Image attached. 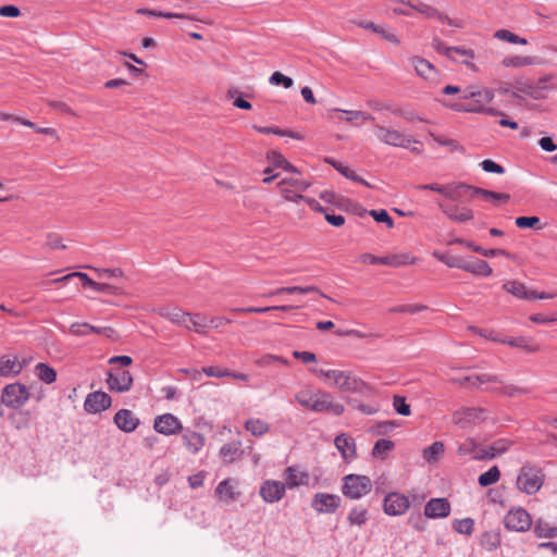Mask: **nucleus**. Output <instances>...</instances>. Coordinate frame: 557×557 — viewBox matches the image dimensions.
Masks as SVG:
<instances>
[{"label":"nucleus","instance_id":"a211bd4d","mask_svg":"<svg viewBox=\"0 0 557 557\" xmlns=\"http://www.w3.org/2000/svg\"><path fill=\"white\" fill-rule=\"evenodd\" d=\"M408 5L412 10L421 13L422 15H424L428 18L437 20L441 23L447 24L451 27H460L459 23H457L455 20L448 17L447 15L443 14L442 12H440L436 8H434L432 5H429V4H425L422 2L417 3V4L408 2Z\"/></svg>","mask_w":557,"mask_h":557},{"label":"nucleus","instance_id":"4be33fe9","mask_svg":"<svg viewBox=\"0 0 557 557\" xmlns=\"http://www.w3.org/2000/svg\"><path fill=\"white\" fill-rule=\"evenodd\" d=\"M461 270L482 277H487L493 273L490 264L485 260L478 258L463 259Z\"/></svg>","mask_w":557,"mask_h":557},{"label":"nucleus","instance_id":"69168bd1","mask_svg":"<svg viewBox=\"0 0 557 557\" xmlns=\"http://www.w3.org/2000/svg\"><path fill=\"white\" fill-rule=\"evenodd\" d=\"M480 166L484 172L495 173V174H504L506 172L505 168L492 159H485L480 163Z\"/></svg>","mask_w":557,"mask_h":557},{"label":"nucleus","instance_id":"13d9d810","mask_svg":"<svg viewBox=\"0 0 557 557\" xmlns=\"http://www.w3.org/2000/svg\"><path fill=\"white\" fill-rule=\"evenodd\" d=\"M444 451V444L442 442H434L423 450V458L429 461L437 460L438 456Z\"/></svg>","mask_w":557,"mask_h":557},{"label":"nucleus","instance_id":"f3484780","mask_svg":"<svg viewBox=\"0 0 557 557\" xmlns=\"http://www.w3.org/2000/svg\"><path fill=\"white\" fill-rule=\"evenodd\" d=\"M450 510V503L446 498H431L424 506V516L430 519L446 518Z\"/></svg>","mask_w":557,"mask_h":557},{"label":"nucleus","instance_id":"bf43d9fd","mask_svg":"<svg viewBox=\"0 0 557 557\" xmlns=\"http://www.w3.org/2000/svg\"><path fill=\"white\" fill-rule=\"evenodd\" d=\"M393 408L398 414L404 417H408L411 413L410 405L407 403L406 397L401 395L393 397Z\"/></svg>","mask_w":557,"mask_h":557},{"label":"nucleus","instance_id":"cd10ccee","mask_svg":"<svg viewBox=\"0 0 557 557\" xmlns=\"http://www.w3.org/2000/svg\"><path fill=\"white\" fill-rule=\"evenodd\" d=\"M183 441L186 448L193 454L198 453L205 445V436L190 430L184 432Z\"/></svg>","mask_w":557,"mask_h":557},{"label":"nucleus","instance_id":"a878e982","mask_svg":"<svg viewBox=\"0 0 557 557\" xmlns=\"http://www.w3.org/2000/svg\"><path fill=\"white\" fill-rule=\"evenodd\" d=\"M496 343L507 344L511 347L521 348L527 352H536L540 350L537 345L532 344L531 339L524 336L518 337H506L505 338H495Z\"/></svg>","mask_w":557,"mask_h":557},{"label":"nucleus","instance_id":"774afa93","mask_svg":"<svg viewBox=\"0 0 557 557\" xmlns=\"http://www.w3.org/2000/svg\"><path fill=\"white\" fill-rule=\"evenodd\" d=\"M478 448V444L473 438H467L463 443L458 446V454L460 456H471L474 455L475 449Z\"/></svg>","mask_w":557,"mask_h":557},{"label":"nucleus","instance_id":"393cba45","mask_svg":"<svg viewBox=\"0 0 557 557\" xmlns=\"http://www.w3.org/2000/svg\"><path fill=\"white\" fill-rule=\"evenodd\" d=\"M461 385L481 387L483 384L492 383H502V380L497 375L482 373L476 375L465 376L459 380Z\"/></svg>","mask_w":557,"mask_h":557},{"label":"nucleus","instance_id":"8fccbe9b","mask_svg":"<svg viewBox=\"0 0 557 557\" xmlns=\"http://www.w3.org/2000/svg\"><path fill=\"white\" fill-rule=\"evenodd\" d=\"M500 544V535L495 531H486L481 536V545L487 550H494Z\"/></svg>","mask_w":557,"mask_h":557},{"label":"nucleus","instance_id":"c03bdc74","mask_svg":"<svg viewBox=\"0 0 557 557\" xmlns=\"http://www.w3.org/2000/svg\"><path fill=\"white\" fill-rule=\"evenodd\" d=\"M533 531L537 537L554 539L557 536V527H552L542 519L535 522Z\"/></svg>","mask_w":557,"mask_h":557},{"label":"nucleus","instance_id":"dca6fc26","mask_svg":"<svg viewBox=\"0 0 557 557\" xmlns=\"http://www.w3.org/2000/svg\"><path fill=\"white\" fill-rule=\"evenodd\" d=\"M286 485L283 482L267 480L260 487V495L265 503L278 502L285 494Z\"/></svg>","mask_w":557,"mask_h":557},{"label":"nucleus","instance_id":"f257e3e1","mask_svg":"<svg viewBox=\"0 0 557 557\" xmlns=\"http://www.w3.org/2000/svg\"><path fill=\"white\" fill-rule=\"evenodd\" d=\"M311 372L331 380L330 384L342 392L369 395L372 391L368 383L348 371L311 369Z\"/></svg>","mask_w":557,"mask_h":557},{"label":"nucleus","instance_id":"864d4df0","mask_svg":"<svg viewBox=\"0 0 557 557\" xmlns=\"http://www.w3.org/2000/svg\"><path fill=\"white\" fill-rule=\"evenodd\" d=\"M474 520L471 518L456 519L453 528L457 533L471 535L473 532Z\"/></svg>","mask_w":557,"mask_h":557},{"label":"nucleus","instance_id":"7ed1b4c3","mask_svg":"<svg viewBox=\"0 0 557 557\" xmlns=\"http://www.w3.org/2000/svg\"><path fill=\"white\" fill-rule=\"evenodd\" d=\"M371 490L372 481L368 475L350 473L342 479V493L349 499H360Z\"/></svg>","mask_w":557,"mask_h":557},{"label":"nucleus","instance_id":"c85d7f7f","mask_svg":"<svg viewBox=\"0 0 557 557\" xmlns=\"http://www.w3.org/2000/svg\"><path fill=\"white\" fill-rule=\"evenodd\" d=\"M326 162L329 164H331L336 171H338L346 178L351 180V181H354L356 183L362 184V185H364L367 187H371V185L366 180H363L361 176L356 174L351 169H349L348 166L344 165L342 162L336 161V160L331 159V158H327Z\"/></svg>","mask_w":557,"mask_h":557},{"label":"nucleus","instance_id":"f03ea898","mask_svg":"<svg viewBox=\"0 0 557 557\" xmlns=\"http://www.w3.org/2000/svg\"><path fill=\"white\" fill-rule=\"evenodd\" d=\"M545 475L541 468L534 465H523L516 480L517 488L527 494L534 495L544 484Z\"/></svg>","mask_w":557,"mask_h":557},{"label":"nucleus","instance_id":"bb28decb","mask_svg":"<svg viewBox=\"0 0 557 557\" xmlns=\"http://www.w3.org/2000/svg\"><path fill=\"white\" fill-rule=\"evenodd\" d=\"M24 368V362H17L9 356L0 357V376H16Z\"/></svg>","mask_w":557,"mask_h":557},{"label":"nucleus","instance_id":"4c0bfd02","mask_svg":"<svg viewBox=\"0 0 557 557\" xmlns=\"http://www.w3.org/2000/svg\"><path fill=\"white\" fill-rule=\"evenodd\" d=\"M513 88L518 91H521L522 95L531 97L535 100L540 99L541 97L540 88L525 78H517L513 82Z\"/></svg>","mask_w":557,"mask_h":557},{"label":"nucleus","instance_id":"1a4fd4ad","mask_svg":"<svg viewBox=\"0 0 557 557\" xmlns=\"http://www.w3.org/2000/svg\"><path fill=\"white\" fill-rule=\"evenodd\" d=\"M417 188L436 191L451 201H459L465 197L469 187H468V184H465V183L448 184V185H440L436 183H431V184L419 185V186H417Z\"/></svg>","mask_w":557,"mask_h":557},{"label":"nucleus","instance_id":"7c9ffc66","mask_svg":"<svg viewBox=\"0 0 557 557\" xmlns=\"http://www.w3.org/2000/svg\"><path fill=\"white\" fill-rule=\"evenodd\" d=\"M487 391L502 393L503 395H506L508 397H517L521 395H527L530 393V389L527 387H519L516 385H505L502 383H495V385H492L490 387H486Z\"/></svg>","mask_w":557,"mask_h":557},{"label":"nucleus","instance_id":"423d86ee","mask_svg":"<svg viewBox=\"0 0 557 557\" xmlns=\"http://www.w3.org/2000/svg\"><path fill=\"white\" fill-rule=\"evenodd\" d=\"M375 135L384 144L394 147L410 149V144L418 143L417 140H412L410 137L396 129H391L384 126H377L375 128ZM411 151L419 152V149L411 148Z\"/></svg>","mask_w":557,"mask_h":557},{"label":"nucleus","instance_id":"39448f33","mask_svg":"<svg viewBox=\"0 0 557 557\" xmlns=\"http://www.w3.org/2000/svg\"><path fill=\"white\" fill-rule=\"evenodd\" d=\"M493 99L494 91L490 88H483L480 89L479 95H475L474 98H471L469 102H459L445 106L456 112L481 113L484 110L485 106L490 103Z\"/></svg>","mask_w":557,"mask_h":557},{"label":"nucleus","instance_id":"de8ad7c7","mask_svg":"<svg viewBox=\"0 0 557 557\" xmlns=\"http://www.w3.org/2000/svg\"><path fill=\"white\" fill-rule=\"evenodd\" d=\"M394 446V442L381 438L374 443L371 454L374 458L384 459Z\"/></svg>","mask_w":557,"mask_h":557},{"label":"nucleus","instance_id":"473e14b6","mask_svg":"<svg viewBox=\"0 0 557 557\" xmlns=\"http://www.w3.org/2000/svg\"><path fill=\"white\" fill-rule=\"evenodd\" d=\"M468 187H469L468 191H471L473 196H481L486 200L507 202L510 199L509 194L496 193V191H492V190L472 186V185H468Z\"/></svg>","mask_w":557,"mask_h":557},{"label":"nucleus","instance_id":"0eeeda50","mask_svg":"<svg viewBox=\"0 0 557 557\" xmlns=\"http://www.w3.org/2000/svg\"><path fill=\"white\" fill-rule=\"evenodd\" d=\"M505 528L509 531L525 532L532 525L530 513L522 507L510 509L504 518Z\"/></svg>","mask_w":557,"mask_h":557},{"label":"nucleus","instance_id":"b1692460","mask_svg":"<svg viewBox=\"0 0 557 557\" xmlns=\"http://www.w3.org/2000/svg\"><path fill=\"white\" fill-rule=\"evenodd\" d=\"M216 496L226 504L238 499L240 493L235 491V486L231 479H224L215 488Z\"/></svg>","mask_w":557,"mask_h":557},{"label":"nucleus","instance_id":"603ef678","mask_svg":"<svg viewBox=\"0 0 557 557\" xmlns=\"http://www.w3.org/2000/svg\"><path fill=\"white\" fill-rule=\"evenodd\" d=\"M166 319H169L172 323L177 325H183L189 329L187 324L189 313L182 311L181 309L174 308L173 310L168 311L163 314Z\"/></svg>","mask_w":557,"mask_h":557},{"label":"nucleus","instance_id":"412c9836","mask_svg":"<svg viewBox=\"0 0 557 557\" xmlns=\"http://www.w3.org/2000/svg\"><path fill=\"white\" fill-rule=\"evenodd\" d=\"M334 445L341 453L343 459L351 460L357 457L356 443L354 437L342 433L335 437Z\"/></svg>","mask_w":557,"mask_h":557},{"label":"nucleus","instance_id":"6e6552de","mask_svg":"<svg viewBox=\"0 0 557 557\" xmlns=\"http://www.w3.org/2000/svg\"><path fill=\"white\" fill-rule=\"evenodd\" d=\"M485 419V410L482 408L465 407L453 413L451 421L461 429H469Z\"/></svg>","mask_w":557,"mask_h":557},{"label":"nucleus","instance_id":"2f4dec72","mask_svg":"<svg viewBox=\"0 0 557 557\" xmlns=\"http://www.w3.org/2000/svg\"><path fill=\"white\" fill-rule=\"evenodd\" d=\"M283 198L287 201L299 203L300 201H306L313 210L315 211H324V208L313 198L306 197L300 194H295L293 190L288 188H282Z\"/></svg>","mask_w":557,"mask_h":557},{"label":"nucleus","instance_id":"6ab92c4d","mask_svg":"<svg viewBox=\"0 0 557 557\" xmlns=\"http://www.w3.org/2000/svg\"><path fill=\"white\" fill-rule=\"evenodd\" d=\"M116 428L125 433L134 432L140 424V420L129 410L120 409L113 417Z\"/></svg>","mask_w":557,"mask_h":557},{"label":"nucleus","instance_id":"ea45409f","mask_svg":"<svg viewBox=\"0 0 557 557\" xmlns=\"http://www.w3.org/2000/svg\"><path fill=\"white\" fill-rule=\"evenodd\" d=\"M268 160L269 162L271 163L272 166L274 168H281L287 172H292V173H299V170L294 166L290 162H288L286 160V158L277 152V151H271L268 153Z\"/></svg>","mask_w":557,"mask_h":557},{"label":"nucleus","instance_id":"37998d69","mask_svg":"<svg viewBox=\"0 0 557 557\" xmlns=\"http://www.w3.org/2000/svg\"><path fill=\"white\" fill-rule=\"evenodd\" d=\"M504 289L508 292L509 294L516 296L519 299H527L530 300V292L528 290L524 284L518 282V281H507L503 285Z\"/></svg>","mask_w":557,"mask_h":557},{"label":"nucleus","instance_id":"2eb2a0df","mask_svg":"<svg viewBox=\"0 0 557 557\" xmlns=\"http://www.w3.org/2000/svg\"><path fill=\"white\" fill-rule=\"evenodd\" d=\"M341 506V497L336 494L317 493L312 499V507L320 513H333Z\"/></svg>","mask_w":557,"mask_h":557},{"label":"nucleus","instance_id":"0e129e2a","mask_svg":"<svg viewBox=\"0 0 557 557\" xmlns=\"http://www.w3.org/2000/svg\"><path fill=\"white\" fill-rule=\"evenodd\" d=\"M228 95L231 98L234 99V101H233L234 107H236L238 109H243V110L251 109V107H252L251 103L249 101L245 100L238 90L230 89Z\"/></svg>","mask_w":557,"mask_h":557},{"label":"nucleus","instance_id":"49530a36","mask_svg":"<svg viewBox=\"0 0 557 557\" xmlns=\"http://www.w3.org/2000/svg\"><path fill=\"white\" fill-rule=\"evenodd\" d=\"M295 307L289 305H282V306H270V307H245V308H235L233 311L235 312H244V313H265L272 310H280V311H290Z\"/></svg>","mask_w":557,"mask_h":557},{"label":"nucleus","instance_id":"c9c22d12","mask_svg":"<svg viewBox=\"0 0 557 557\" xmlns=\"http://www.w3.org/2000/svg\"><path fill=\"white\" fill-rule=\"evenodd\" d=\"M82 285L84 287L91 288L99 293H106L109 295H115L117 294V287L107 284V283H98L94 280H91L86 273L81 275Z\"/></svg>","mask_w":557,"mask_h":557},{"label":"nucleus","instance_id":"a19ab883","mask_svg":"<svg viewBox=\"0 0 557 557\" xmlns=\"http://www.w3.org/2000/svg\"><path fill=\"white\" fill-rule=\"evenodd\" d=\"M467 248L471 249L472 251L480 253L486 258H494V257H498V256H503V257H506L509 259L512 258L511 253L505 249H502V248L485 249L484 247L479 246V245L474 244L473 242L468 243Z\"/></svg>","mask_w":557,"mask_h":557},{"label":"nucleus","instance_id":"338daca9","mask_svg":"<svg viewBox=\"0 0 557 557\" xmlns=\"http://www.w3.org/2000/svg\"><path fill=\"white\" fill-rule=\"evenodd\" d=\"M315 398V393L314 394H311L310 392L308 391H300L298 392L296 395H295V399L296 401L302 406V407H306L308 409L311 410V405L313 403Z\"/></svg>","mask_w":557,"mask_h":557},{"label":"nucleus","instance_id":"c756f323","mask_svg":"<svg viewBox=\"0 0 557 557\" xmlns=\"http://www.w3.org/2000/svg\"><path fill=\"white\" fill-rule=\"evenodd\" d=\"M219 455L226 463L236 461L243 455L240 442L224 444L220 448Z\"/></svg>","mask_w":557,"mask_h":557},{"label":"nucleus","instance_id":"e433bc0d","mask_svg":"<svg viewBox=\"0 0 557 557\" xmlns=\"http://www.w3.org/2000/svg\"><path fill=\"white\" fill-rule=\"evenodd\" d=\"M360 261L362 263L384 264V265H391V267H398L399 264H401V262L398 260L397 256L376 257L372 253H362L360 256Z\"/></svg>","mask_w":557,"mask_h":557},{"label":"nucleus","instance_id":"79ce46f5","mask_svg":"<svg viewBox=\"0 0 557 557\" xmlns=\"http://www.w3.org/2000/svg\"><path fill=\"white\" fill-rule=\"evenodd\" d=\"M245 429L253 436L260 437L270 431V424L264 420L250 418L246 420Z\"/></svg>","mask_w":557,"mask_h":557},{"label":"nucleus","instance_id":"ddd939ff","mask_svg":"<svg viewBox=\"0 0 557 557\" xmlns=\"http://www.w3.org/2000/svg\"><path fill=\"white\" fill-rule=\"evenodd\" d=\"M153 429L156 432L169 436L180 433L183 425L176 416L163 413L154 418Z\"/></svg>","mask_w":557,"mask_h":557},{"label":"nucleus","instance_id":"e2e57ef3","mask_svg":"<svg viewBox=\"0 0 557 557\" xmlns=\"http://www.w3.org/2000/svg\"><path fill=\"white\" fill-rule=\"evenodd\" d=\"M511 444L512 442L507 438H499L490 445V450L493 454H495V457H497L505 454L509 449Z\"/></svg>","mask_w":557,"mask_h":557},{"label":"nucleus","instance_id":"4d7b16f0","mask_svg":"<svg viewBox=\"0 0 557 557\" xmlns=\"http://www.w3.org/2000/svg\"><path fill=\"white\" fill-rule=\"evenodd\" d=\"M434 256L437 258L438 261H441L448 268L461 270V265L463 264V258L440 252H435Z\"/></svg>","mask_w":557,"mask_h":557},{"label":"nucleus","instance_id":"f8f14e48","mask_svg":"<svg viewBox=\"0 0 557 557\" xmlns=\"http://www.w3.org/2000/svg\"><path fill=\"white\" fill-rule=\"evenodd\" d=\"M311 410L314 412H331L334 416L344 413L345 408L339 403L333 401V396L326 392L315 393V398L311 405Z\"/></svg>","mask_w":557,"mask_h":557},{"label":"nucleus","instance_id":"4468645a","mask_svg":"<svg viewBox=\"0 0 557 557\" xmlns=\"http://www.w3.org/2000/svg\"><path fill=\"white\" fill-rule=\"evenodd\" d=\"M111 404L112 398L110 395L102 391H97L87 395L84 401V409L88 413H100L110 408Z\"/></svg>","mask_w":557,"mask_h":557},{"label":"nucleus","instance_id":"6e6d98bb","mask_svg":"<svg viewBox=\"0 0 557 557\" xmlns=\"http://www.w3.org/2000/svg\"><path fill=\"white\" fill-rule=\"evenodd\" d=\"M494 37L499 39V40H505V41H508L510 44H519V45H527L528 40L525 38H522L513 33H511L510 30L508 29H498L495 34H494Z\"/></svg>","mask_w":557,"mask_h":557},{"label":"nucleus","instance_id":"5fc2aeb1","mask_svg":"<svg viewBox=\"0 0 557 557\" xmlns=\"http://www.w3.org/2000/svg\"><path fill=\"white\" fill-rule=\"evenodd\" d=\"M269 83L273 86H282L285 89L292 88L294 81L292 77L284 75L283 73L275 71L269 77Z\"/></svg>","mask_w":557,"mask_h":557},{"label":"nucleus","instance_id":"3c124183","mask_svg":"<svg viewBox=\"0 0 557 557\" xmlns=\"http://www.w3.org/2000/svg\"><path fill=\"white\" fill-rule=\"evenodd\" d=\"M187 321H189L193 324L195 332H197L199 334L206 333V330L208 327H210L209 318H207L206 315L200 314V313H196V314L189 313Z\"/></svg>","mask_w":557,"mask_h":557},{"label":"nucleus","instance_id":"5701e85b","mask_svg":"<svg viewBox=\"0 0 557 557\" xmlns=\"http://www.w3.org/2000/svg\"><path fill=\"white\" fill-rule=\"evenodd\" d=\"M411 62L414 66V70L419 76L422 78L430 81V82H436L437 81V70L435 66L428 61L426 59L420 58V57H413L411 59Z\"/></svg>","mask_w":557,"mask_h":557},{"label":"nucleus","instance_id":"052dcab7","mask_svg":"<svg viewBox=\"0 0 557 557\" xmlns=\"http://www.w3.org/2000/svg\"><path fill=\"white\" fill-rule=\"evenodd\" d=\"M541 220L539 216H518L515 220V224L519 228H541L540 226Z\"/></svg>","mask_w":557,"mask_h":557},{"label":"nucleus","instance_id":"09e8293b","mask_svg":"<svg viewBox=\"0 0 557 557\" xmlns=\"http://www.w3.org/2000/svg\"><path fill=\"white\" fill-rule=\"evenodd\" d=\"M500 478V471L497 466L491 467L487 471L480 474L478 478V483L483 486H490L492 484H495Z\"/></svg>","mask_w":557,"mask_h":557},{"label":"nucleus","instance_id":"aec40b11","mask_svg":"<svg viewBox=\"0 0 557 557\" xmlns=\"http://www.w3.org/2000/svg\"><path fill=\"white\" fill-rule=\"evenodd\" d=\"M441 211L451 221L457 223H465L473 219L474 213L468 207H459L454 205L438 203Z\"/></svg>","mask_w":557,"mask_h":557},{"label":"nucleus","instance_id":"9d476101","mask_svg":"<svg viewBox=\"0 0 557 557\" xmlns=\"http://www.w3.org/2000/svg\"><path fill=\"white\" fill-rule=\"evenodd\" d=\"M410 507L408 497L398 492H389L383 500V511L387 516H401Z\"/></svg>","mask_w":557,"mask_h":557},{"label":"nucleus","instance_id":"a18cd8bd","mask_svg":"<svg viewBox=\"0 0 557 557\" xmlns=\"http://www.w3.org/2000/svg\"><path fill=\"white\" fill-rule=\"evenodd\" d=\"M369 518V511L367 508L354 507L348 516L347 520L350 525L362 527L366 524Z\"/></svg>","mask_w":557,"mask_h":557},{"label":"nucleus","instance_id":"58836bf2","mask_svg":"<svg viewBox=\"0 0 557 557\" xmlns=\"http://www.w3.org/2000/svg\"><path fill=\"white\" fill-rule=\"evenodd\" d=\"M308 480V474L305 472H298L296 468L288 467L285 470V482L286 487L293 488L297 487L300 484H306Z\"/></svg>","mask_w":557,"mask_h":557},{"label":"nucleus","instance_id":"72a5a7b5","mask_svg":"<svg viewBox=\"0 0 557 557\" xmlns=\"http://www.w3.org/2000/svg\"><path fill=\"white\" fill-rule=\"evenodd\" d=\"M34 373L38 380L46 384H52L57 381V371L46 362L37 363Z\"/></svg>","mask_w":557,"mask_h":557},{"label":"nucleus","instance_id":"680f3d73","mask_svg":"<svg viewBox=\"0 0 557 557\" xmlns=\"http://www.w3.org/2000/svg\"><path fill=\"white\" fill-rule=\"evenodd\" d=\"M369 214L374 219L377 223H385L387 227L392 228L394 226V220L388 214L385 209L371 210Z\"/></svg>","mask_w":557,"mask_h":557},{"label":"nucleus","instance_id":"9b49d317","mask_svg":"<svg viewBox=\"0 0 557 557\" xmlns=\"http://www.w3.org/2000/svg\"><path fill=\"white\" fill-rule=\"evenodd\" d=\"M106 381L109 389L117 393L127 392L133 385L131 372L124 369L110 370Z\"/></svg>","mask_w":557,"mask_h":557},{"label":"nucleus","instance_id":"f704fd0d","mask_svg":"<svg viewBox=\"0 0 557 557\" xmlns=\"http://www.w3.org/2000/svg\"><path fill=\"white\" fill-rule=\"evenodd\" d=\"M445 57L454 61L470 65L469 60L474 58V52L471 49H466L462 47H451V49H445Z\"/></svg>","mask_w":557,"mask_h":557},{"label":"nucleus","instance_id":"20e7f679","mask_svg":"<svg viewBox=\"0 0 557 557\" xmlns=\"http://www.w3.org/2000/svg\"><path fill=\"white\" fill-rule=\"evenodd\" d=\"M29 392L26 385L15 382L8 384L1 392V404L10 409H20L29 399Z\"/></svg>","mask_w":557,"mask_h":557}]
</instances>
